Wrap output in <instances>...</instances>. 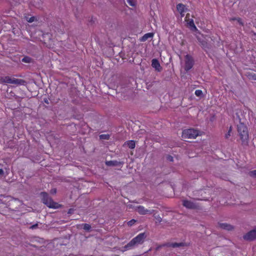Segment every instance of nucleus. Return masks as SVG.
Listing matches in <instances>:
<instances>
[{"instance_id": "f257e3e1", "label": "nucleus", "mask_w": 256, "mask_h": 256, "mask_svg": "<svg viewBox=\"0 0 256 256\" xmlns=\"http://www.w3.org/2000/svg\"><path fill=\"white\" fill-rule=\"evenodd\" d=\"M146 238V236L144 233L143 232L138 234L124 246V248L126 250H129L135 246L142 244Z\"/></svg>"}, {"instance_id": "f03ea898", "label": "nucleus", "mask_w": 256, "mask_h": 256, "mask_svg": "<svg viewBox=\"0 0 256 256\" xmlns=\"http://www.w3.org/2000/svg\"><path fill=\"white\" fill-rule=\"evenodd\" d=\"M238 132L243 144L247 143L248 139V134L247 127L243 123L240 122L238 124Z\"/></svg>"}, {"instance_id": "7ed1b4c3", "label": "nucleus", "mask_w": 256, "mask_h": 256, "mask_svg": "<svg viewBox=\"0 0 256 256\" xmlns=\"http://www.w3.org/2000/svg\"><path fill=\"white\" fill-rule=\"evenodd\" d=\"M198 135L199 132L198 130L190 128L183 130L182 137L184 138H195Z\"/></svg>"}, {"instance_id": "20e7f679", "label": "nucleus", "mask_w": 256, "mask_h": 256, "mask_svg": "<svg viewBox=\"0 0 256 256\" xmlns=\"http://www.w3.org/2000/svg\"><path fill=\"white\" fill-rule=\"evenodd\" d=\"M41 196H42V200L46 205L50 208H56L57 204L52 201L50 198L48 194L46 192H42Z\"/></svg>"}, {"instance_id": "39448f33", "label": "nucleus", "mask_w": 256, "mask_h": 256, "mask_svg": "<svg viewBox=\"0 0 256 256\" xmlns=\"http://www.w3.org/2000/svg\"><path fill=\"white\" fill-rule=\"evenodd\" d=\"M184 69L188 71L190 70L194 65V60L192 56L189 55H186L184 58Z\"/></svg>"}, {"instance_id": "423d86ee", "label": "nucleus", "mask_w": 256, "mask_h": 256, "mask_svg": "<svg viewBox=\"0 0 256 256\" xmlns=\"http://www.w3.org/2000/svg\"><path fill=\"white\" fill-rule=\"evenodd\" d=\"M244 238L247 240H252L256 238V228L250 231L244 236Z\"/></svg>"}, {"instance_id": "0eeeda50", "label": "nucleus", "mask_w": 256, "mask_h": 256, "mask_svg": "<svg viewBox=\"0 0 256 256\" xmlns=\"http://www.w3.org/2000/svg\"><path fill=\"white\" fill-rule=\"evenodd\" d=\"M136 210L140 214H152V211L146 209L144 206H139L136 207Z\"/></svg>"}, {"instance_id": "6e6552de", "label": "nucleus", "mask_w": 256, "mask_h": 256, "mask_svg": "<svg viewBox=\"0 0 256 256\" xmlns=\"http://www.w3.org/2000/svg\"><path fill=\"white\" fill-rule=\"evenodd\" d=\"M176 8L178 12L180 14L181 17L184 16V12L186 10V8L184 5L182 4H179L176 6Z\"/></svg>"}, {"instance_id": "1a4fd4ad", "label": "nucleus", "mask_w": 256, "mask_h": 256, "mask_svg": "<svg viewBox=\"0 0 256 256\" xmlns=\"http://www.w3.org/2000/svg\"><path fill=\"white\" fill-rule=\"evenodd\" d=\"M152 66L158 72L162 70V67L159 62L156 59H153L152 61Z\"/></svg>"}, {"instance_id": "9d476101", "label": "nucleus", "mask_w": 256, "mask_h": 256, "mask_svg": "<svg viewBox=\"0 0 256 256\" xmlns=\"http://www.w3.org/2000/svg\"><path fill=\"white\" fill-rule=\"evenodd\" d=\"M10 84H14L16 85H23L25 82L23 80L18 79L12 77H10Z\"/></svg>"}, {"instance_id": "9b49d317", "label": "nucleus", "mask_w": 256, "mask_h": 256, "mask_svg": "<svg viewBox=\"0 0 256 256\" xmlns=\"http://www.w3.org/2000/svg\"><path fill=\"white\" fill-rule=\"evenodd\" d=\"M218 227L222 229L230 230L233 229V226L226 223H220L218 224Z\"/></svg>"}, {"instance_id": "f8f14e48", "label": "nucleus", "mask_w": 256, "mask_h": 256, "mask_svg": "<svg viewBox=\"0 0 256 256\" xmlns=\"http://www.w3.org/2000/svg\"><path fill=\"white\" fill-rule=\"evenodd\" d=\"M183 205L184 206L188 208H194L196 207V205L194 203L187 200H184L183 201Z\"/></svg>"}, {"instance_id": "ddd939ff", "label": "nucleus", "mask_w": 256, "mask_h": 256, "mask_svg": "<svg viewBox=\"0 0 256 256\" xmlns=\"http://www.w3.org/2000/svg\"><path fill=\"white\" fill-rule=\"evenodd\" d=\"M154 34L152 32H148L144 34L140 38L141 42H145L149 38H152Z\"/></svg>"}, {"instance_id": "4468645a", "label": "nucleus", "mask_w": 256, "mask_h": 256, "mask_svg": "<svg viewBox=\"0 0 256 256\" xmlns=\"http://www.w3.org/2000/svg\"><path fill=\"white\" fill-rule=\"evenodd\" d=\"M186 20L187 22L188 26L191 28L192 30H197V28H196V26L194 25V22L193 20L190 19V20Z\"/></svg>"}, {"instance_id": "2eb2a0df", "label": "nucleus", "mask_w": 256, "mask_h": 256, "mask_svg": "<svg viewBox=\"0 0 256 256\" xmlns=\"http://www.w3.org/2000/svg\"><path fill=\"white\" fill-rule=\"evenodd\" d=\"M126 144L128 146L129 148L132 149L135 147V142L134 140H128L127 141L126 143Z\"/></svg>"}, {"instance_id": "dca6fc26", "label": "nucleus", "mask_w": 256, "mask_h": 256, "mask_svg": "<svg viewBox=\"0 0 256 256\" xmlns=\"http://www.w3.org/2000/svg\"><path fill=\"white\" fill-rule=\"evenodd\" d=\"M184 244L182 242L177 243V242H172L168 244L169 246H172V248H177L183 246Z\"/></svg>"}, {"instance_id": "f3484780", "label": "nucleus", "mask_w": 256, "mask_h": 256, "mask_svg": "<svg viewBox=\"0 0 256 256\" xmlns=\"http://www.w3.org/2000/svg\"><path fill=\"white\" fill-rule=\"evenodd\" d=\"M10 76H6L2 78L1 80L2 82L10 84Z\"/></svg>"}, {"instance_id": "a211bd4d", "label": "nucleus", "mask_w": 256, "mask_h": 256, "mask_svg": "<svg viewBox=\"0 0 256 256\" xmlns=\"http://www.w3.org/2000/svg\"><path fill=\"white\" fill-rule=\"evenodd\" d=\"M22 61L26 63H30L32 62V59L30 57L24 56V58H22Z\"/></svg>"}, {"instance_id": "6ab92c4d", "label": "nucleus", "mask_w": 256, "mask_h": 256, "mask_svg": "<svg viewBox=\"0 0 256 256\" xmlns=\"http://www.w3.org/2000/svg\"><path fill=\"white\" fill-rule=\"evenodd\" d=\"M116 161L110 160L106 162V164L108 166H116L117 164Z\"/></svg>"}, {"instance_id": "aec40b11", "label": "nucleus", "mask_w": 256, "mask_h": 256, "mask_svg": "<svg viewBox=\"0 0 256 256\" xmlns=\"http://www.w3.org/2000/svg\"><path fill=\"white\" fill-rule=\"evenodd\" d=\"M128 4L132 6H135L136 5V0H126Z\"/></svg>"}, {"instance_id": "412c9836", "label": "nucleus", "mask_w": 256, "mask_h": 256, "mask_svg": "<svg viewBox=\"0 0 256 256\" xmlns=\"http://www.w3.org/2000/svg\"><path fill=\"white\" fill-rule=\"evenodd\" d=\"M109 137L110 136L108 134H101L100 136V138L102 140H108Z\"/></svg>"}, {"instance_id": "4be33fe9", "label": "nucleus", "mask_w": 256, "mask_h": 256, "mask_svg": "<svg viewBox=\"0 0 256 256\" xmlns=\"http://www.w3.org/2000/svg\"><path fill=\"white\" fill-rule=\"evenodd\" d=\"M195 94L197 96H201L202 94V92L200 90H197L195 91Z\"/></svg>"}, {"instance_id": "5701e85b", "label": "nucleus", "mask_w": 256, "mask_h": 256, "mask_svg": "<svg viewBox=\"0 0 256 256\" xmlns=\"http://www.w3.org/2000/svg\"><path fill=\"white\" fill-rule=\"evenodd\" d=\"M91 228V226L90 224H84L83 228L86 230L88 231Z\"/></svg>"}, {"instance_id": "b1692460", "label": "nucleus", "mask_w": 256, "mask_h": 256, "mask_svg": "<svg viewBox=\"0 0 256 256\" xmlns=\"http://www.w3.org/2000/svg\"><path fill=\"white\" fill-rule=\"evenodd\" d=\"M248 76L250 79L256 80V74L251 73L250 74H248Z\"/></svg>"}, {"instance_id": "393cba45", "label": "nucleus", "mask_w": 256, "mask_h": 256, "mask_svg": "<svg viewBox=\"0 0 256 256\" xmlns=\"http://www.w3.org/2000/svg\"><path fill=\"white\" fill-rule=\"evenodd\" d=\"M136 222V220L134 219H132L128 222V225L129 226H133L135 222Z\"/></svg>"}, {"instance_id": "a878e982", "label": "nucleus", "mask_w": 256, "mask_h": 256, "mask_svg": "<svg viewBox=\"0 0 256 256\" xmlns=\"http://www.w3.org/2000/svg\"><path fill=\"white\" fill-rule=\"evenodd\" d=\"M250 176L256 178V170H252L250 172Z\"/></svg>"}, {"instance_id": "bb28decb", "label": "nucleus", "mask_w": 256, "mask_h": 256, "mask_svg": "<svg viewBox=\"0 0 256 256\" xmlns=\"http://www.w3.org/2000/svg\"><path fill=\"white\" fill-rule=\"evenodd\" d=\"M35 18L34 16L30 17L29 18V19L28 20V21L30 22H32L34 20Z\"/></svg>"}, {"instance_id": "cd10ccee", "label": "nucleus", "mask_w": 256, "mask_h": 256, "mask_svg": "<svg viewBox=\"0 0 256 256\" xmlns=\"http://www.w3.org/2000/svg\"><path fill=\"white\" fill-rule=\"evenodd\" d=\"M56 192V188H53L50 190V193L52 194H54Z\"/></svg>"}, {"instance_id": "c85d7f7f", "label": "nucleus", "mask_w": 256, "mask_h": 256, "mask_svg": "<svg viewBox=\"0 0 256 256\" xmlns=\"http://www.w3.org/2000/svg\"><path fill=\"white\" fill-rule=\"evenodd\" d=\"M168 160H170V161H172L173 160V158L171 156H168Z\"/></svg>"}, {"instance_id": "c756f323", "label": "nucleus", "mask_w": 256, "mask_h": 256, "mask_svg": "<svg viewBox=\"0 0 256 256\" xmlns=\"http://www.w3.org/2000/svg\"><path fill=\"white\" fill-rule=\"evenodd\" d=\"M37 226V224H34L33 226H32L30 228H32V229H34V228H35Z\"/></svg>"}, {"instance_id": "7c9ffc66", "label": "nucleus", "mask_w": 256, "mask_h": 256, "mask_svg": "<svg viewBox=\"0 0 256 256\" xmlns=\"http://www.w3.org/2000/svg\"><path fill=\"white\" fill-rule=\"evenodd\" d=\"M238 22L240 23V24H242V20H241L240 18H238Z\"/></svg>"}, {"instance_id": "2f4dec72", "label": "nucleus", "mask_w": 256, "mask_h": 256, "mask_svg": "<svg viewBox=\"0 0 256 256\" xmlns=\"http://www.w3.org/2000/svg\"><path fill=\"white\" fill-rule=\"evenodd\" d=\"M230 136V134L228 132V134H226V138H228Z\"/></svg>"}, {"instance_id": "473e14b6", "label": "nucleus", "mask_w": 256, "mask_h": 256, "mask_svg": "<svg viewBox=\"0 0 256 256\" xmlns=\"http://www.w3.org/2000/svg\"><path fill=\"white\" fill-rule=\"evenodd\" d=\"M3 172V170L2 169H0V174H2Z\"/></svg>"}, {"instance_id": "72a5a7b5", "label": "nucleus", "mask_w": 256, "mask_h": 256, "mask_svg": "<svg viewBox=\"0 0 256 256\" xmlns=\"http://www.w3.org/2000/svg\"><path fill=\"white\" fill-rule=\"evenodd\" d=\"M231 132H232V128H231V127H230V130H228V133H230V134Z\"/></svg>"}, {"instance_id": "f704fd0d", "label": "nucleus", "mask_w": 256, "mask_h": 256, "mask_svg": "<svg viewBox=\"0 0 256 256\" xmlns=\"http://www.w3.org/2000/svg\"><path fill=\"white\" fill-rule=\"evenodd\" d=\"M198 40L200 42H201L200 41V38H198Z\"/></svg>"}, {"instance_id": "c9c22d12", "label": "nucleus", "mask_w": 256, "mask_h": 256, "mask_svg": "<svg viewBox=\"0 0 256 256\" xmlns=\"http://www.w3.org/2000/svg\"><path fill=\"white\" fill-rule=\"evenodd\" d=\"M188 18V15H186V19Z\"/></svg>"}]
</instances>
